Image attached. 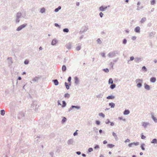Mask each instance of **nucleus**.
<instances>
[{"instance_id": "f257e3e1", "label": "nucleus", "mask_w": 157, "mask_h": 157, "mask_svg": "<svg viewBox=\"0 0 157 157\" xmlns=\"http://www.w3.org/2000/svg\"><path fill=\"white\" fill-rule=\"evenodd\" d=\"M120 54V51L118 50H114L109 52L108 54V56L110 58L115 57L116 55H119Z\"/></svg>"}, {"instance_id": "f03ea898", "label": "nucleus", "mask_w": 157, "mask_h": 157, "mask_svg": "<svg viewBox=\"0 0 157 157\" xmlns=\"http://www.w3.org/2000/svg\"><path fill=\"white\" fill-rule=\"evenodd\" d=\"M21 17L22 13L21 12H18L16 14L15 22L17 24L19 23L20 21V19L21 18Z\"/></svg>"}, {"instance_id": "7ed1b4c3", "label": "nucleus", "mask_w": 157, "mask_h": 157, "mask_svg": "<svg viewBox=\"0 0 157 157\" xmlns=\"http://www.w3.org/2000/svg\"><path fill=\"white\" fill-rule=\"evenodd\" d=\"M135 82L137 84L136 86L138 88H140L142 86L143 79H142L138 78L135 80Z\"/></svg>"}, {"instance_id": "20e7f679", "label": "nucleus", "mask_w": 157, "mask_h": 157, "mask_svg": "<svg viewBox=\"0 0 157 157\" xmlns=\"http://www.w3.org/2000/svg\"><path fill=\"white\" fill-rule=\"evenodd\" d=\"M27 25V24H24L20 25L16 29L17 31H19L21 30L22 29L25 28Z\"/></svg>"}, {"instance_id": "39448f33", "label": "nucleus", "mask_w": 157, "mask_h": 157, "mask_svg": "<svg viewBox=\"0 0 157 157\" xmlns=\"http://www.w3.org/2000/svg\"><path fill=\"white\" fill-rule=\"evenodd\" d=\"M109 7V5L108 6H105V7L103 6H101L99 7V10L100 11H105L107 8L108 7Z\"/></svg>"}, {"instance_id": "423d86ee", "label": "nucleus", "mask_w": 157, "mask_h": 157, "mask_svg": "<svg viewBox=\"0 0 157 157\" xmlns=\"http://www.w3.org/2000/svg\"><path fill=\"white\" fill-rule=\"evenodd\" d=\"M142 126H143L144 128H147V126L150 125V124L149 122H142Z\"/></svg>"}, {"instance_id": "0eeeda50", "label": "nucleus", "mask_w": 157, "mask_h": 157, "mask_svg": "<svg viewBox=\"0 0 157 157\" xmlns=\"http://www.w3.org/2000/svg\"><path fill=\"white\" fill-rule=\"evenodd\" d=\"M143 59V58L136 57L134 59V61L136 63H139V62L142 61Z\"/></svg>"}, {"instance_id": "6e6552de", "label": "nucleus", "mask_w": 157, "mask_h": 157, "mask_svg": "<svg viewBox=\"0 0 157 157\" xmlns=\"http://www.w3.org/2000/svg\"><path fill=\"white\" fill-rule=\"evenodd\" d=\"M36 106L37 101H33V104L31 105V106L35 110H36Z\"/></svg>"}, {"instance_id": "1a4fd4ad", "label": "nucleus", "mask_w": 157, "mask_h": 157, "mask_svg": "<svg viewBox=\"0 0 157 157\" xmlns=\"http://www.w3.org/2000/svg\"><path fill=\"white\" fill-rule=\"evenodd\" d=\"M75 83L76 85H78L79 84V80L78 77L75 76L74 77Z\"/></svg>"}, {"instance_id": "9d476101", "label": "nucleus", "mask_w": 157, "mask_h": 157, "mask_svg": "<svg viewBox=\"0 0 157 157\" xmlns=\"http://www.w3.org/2000/svg\"><path fill=\"white\" fill-rule=\"evenodd\" d=\"M154 113H151V117L152 120L154 121V122L155 123H157V119L156 117H155L153 115Z\"/></svg>"}, {"instance_id": "9b49d317", "label": "nucleus", "mask_w": 157, "mask_h": 157, "mask_svg": "<svg viewBox=\"0 0 157 157\" xmlns=\"http://www.w3.org/2000/svg\"><path fill=\"white\" fill-rule=\"evenodd\" d=\"M25 114L23 112H21L19 113L18 116V118L19 119H20L22 117H24Z\"/></svg>"}, {"instance_id": "f8f14e48", "label": "nucleus", "mask_w": 157, "mask_h": 157, "mask_svg": "<svg viewBox=\"0 0 157 157\" xmlns=\"http://www.w3.org/2000/svg\"><path fill=\"white\" fill-rule=\"evenodd\" d=\"M12 57H8L7 60H8V63L10 65H11L13 63V61H12Z\"/></svg>"}, {"instance_id": "ddd939ff", "label": "nucleus", "mask_w": 157, "mask_h": 157, "mask_svg": "<svg viewBox=\"0 0 157 157\" xmlns=\"http://www.w3.org/2000/svg\"><path fill=\"white\" fill-rule=\"evenodd\" d=\"M144 85L145 89L148 90H150V88L149 85H147L146 83H144Z\"/></svg>"}, {"instance_id": "4468645a", "label": "nucleus", "mask_w": 157, "mask_h": 157, "mask_svg": "<svg viewBox=\"0 0 157 157\" xmlns=\"http://www.w3.org/2000/svg\"><path fill=\"white\" fill-rule=\"evenodd\" d=\"M72 46V43L71 42H69L65 46L66 48L68 49H70L71 48V46Z\"/></svg>"}, {"instance_id": "2eb2a0df", "label": "nucleus", "mask_w": 157, "mask_h": 157, "mask_svg": "<svg viewBox=\"0 0 157 157\" xmlns=\"http://www.w3.org/2000/svg\"><path fill=\"white\" fill-rule=\"evenodd\" d=\"M134 31L136 33H140V28L139 26L136 27L134 29Z\"/></svg>"}, {"instance_id": "dca6fc26", "label": "nucleus", "mask_w": 157, "mask_h": 157, "mask_svg": "<svg viewBox=\"0 0 157 157\" xmlns=\"http://www.w3.org/2000/svg\"><path fill=\"white\" fill-rule=\"evenodd\" d=\"M74 142V140L73 139H70L67 141V143L68 145L73 144Z\"/></svg>"}, {"instance_id": "f3484780", "label": "nucleus", "mask_w": 157, "mask_h": 157, "mask_svg": "<svg viewBox=\"0 0 157 157\" xmlns=\"http://www.w3.org/2000/svg\"><path fill=\"white\" fill-rule=\"evenodd\" d=\"M57 42V40L56 39H54L52 41L51 44L52 45H55Z\"/></svg>"}, {"instance_id": "a211bd4d", "label": "nucleus", "mask_w": 157, "mask_h": 157, "mask_svg": "<svg viewBox=\"0 0 157 157\" xmlns=\"http://www.w3.org/2000/svg\"><path fill=\"white\" fill-rule=\"evenodd\" d=\"M156 81V78L155 77H152L150 78V81L151 82L154 83Z\"/></svg>"}, {"instance_id": "6ab92c4d", "label": "nucleus", "mask_w": 157, "mask_h": 157, "mask_svg": "<svg viewBox=\"0 0 157 157\" xmlns=\"http://www.w3.org/2000/svg\"><path fill=\"white\" fill-rule=\"evenodd\" d=\"M52 82H54L55 86H57L59 84V82L57 79L53 80Z\"/></svg>"}, {"instance_id": "aec40b11", "label": "nucleus", "mask_w": 157, "mask_h": 157, "mask_svg": "<svg viewBox=\"0 0 157 157\" xmlns=\"http://www.w3.org/2000/svg\"><path fill=\"white\" fill-rule=\"evenodd\" d=\"M115 98V97L114 96L111 95L107 96L106 97V98L108 99H112L114 98Z\"/></svg>"}, {"instance_id": "412c9836", "label": "nucleus", "mask_w": 157, "mask_h": 157, "mask_svg": "<svg viewBox=\"0 0 157 157\" xmlns=\"http://www.w3.org/2000/svg\"><path fill=\"white\" fill-rule=\"evenodd\" d=\"M112 135L114 136V138H115V139L117 141L118 140V138L117 136V135L116 134V133H115L114 132H113Z\"/></svg>"}, {"instance_id": "4be33fe9", "label": "nucleus", "mask_w": 157, "mask_h": 157, "mask_svg": "<svg viewBox=\"0 0 157 157\" xmlns=\"http://www.w3.org/2000/svg\"><path fill=\"white\" fill-rule=\"evenodd\" d=\"M146 20V17H143L141 19L140 22L141 23H144Z\"/></svg>"}, {"instance_id": "5701e85b", "label": "nucleus", "mask_w": 157, "mask_h": 157, "mask_svg": "<svg viewBox=\"0 0 157 157\" xmlns=\"http://www.w3.org/2000/svg\"><path fill=\"white\" fill-rule=\"evenodd\" d=\"M62 70L63 71L65 72L66 71L67 68L65 65H63L62 66Z\"/></svg>"}, {"instance_id": "b1692460", "label": "nucleus", "mask_w": 157, "mask_h": 157, "mask_svg": "<svg viewBox=\"0 0 157 157\" xmlns=\"http://www.w3.org/2000/svg\"><path fill=\"white\" fill-rule=\"evenodd\" d=\"M65 85L66 86V89L67 90H68L69 89L70 86L71 85H69V84H68L66 82H65Z\"/></svg>"}, {"instance_id": "393cba45", "label": "nucleus", "mask_w": 157, "mask_h": 157, "mask_svg": "<svg viewBox=\"0 0 157 157\" xmlns=\"http://www.w3.org/2000/svg\"><path fill=\"white\" fill-rule=\"evenodd\" d=\"M116 86V85L115 84H112L110 86V88L111 89H114Z\"/></svg>"}, {"instance_id": "a878e982", "label": "nucleus", "mask_w": 157, "mask_h": 157, "mask_svg": "<svg viewBox=\"0 0 157 157\" xmlns=\"http://www.w3.org/2000/svg\"><path fill=\"white\" fill-rule=\"evenodd\" d=\"M151 144H157V140L156 139H154L151 142Z\"/></svg>"}, {"instance_id": "bb28decb", "label": "nucleus", "mask_w": 157, "mask_h": 157, "mask_svg": "<svg viewBox=\"0 0 157 157\" xmlns=\"http://www.w3.org/2000/svg\"><path fill=\"white\" fill-rule=\"evenodd\" d=\"M109 106H111L112 108H113L115 107V104L113 102L109 103Z\"/></svg>"}, {"instance_id": "cd10ccee", "label": "nucleus", "mask_w": 157, "mask_h": 157, "mask_svg": "<svg viewBox=\"0 0 157 157\" xmlns=\"http://www.w3.org/2000/svg\"><path fill=\"white\" fill-rule=\"evenodd\" d=\"M39 78L36 77L35 78H33L32 81L34 82H36L38 80Z\"/></svg>"}, {"instance_id": "c85d7f7f", "label": "nucleus", "mask_w": 157, "mask_h": 157, "mask_svg": "<svg viewBox=\"0 0 157 157\" xmlns=\"http://www.w3.org/2000/svg\"><path fill=\"white\" fill-rule=\"evenodd\" d=\"M130 113V111L128 110H125L124 112V114L128 115Z\"/></svg>"}, {"instance_id": "c756f323", "label": "nucleus", "mask_w": 157, "mask_h": 157, "mask_svg": "<svg viewBox=\"0 0 157 157\" xmlns=\"http://www.w3.org/2000/svg\"><path fill=\"white\" fill-rule=\"evenodd\" d=\"M145 146V144L144 143L142 144L140 146V147L141 148L142 150L144 151L145 150V148L144 147Z\"/></svg>"}, {"instance_id": "7c9ffc66", "label": "nucleus", "mask_w": 157, "mask_h": 157, "mask_svg": "<svg viewBox=\"0 0 157 157\" xmlns=\"http://www.w3.org/2000/svg\"><path fill=\"white\" fill-rule=\"evenodd\" d=\"M72 108H75V109H80V107L79 106H75V105H72Z\"/></svg>"}, {"instance_id": "2f4dec72", "label": "nucleus", "mask_w": 157, "mask_h": 157, "mask_svg": "<svg viewBox=\"0 0 157 157\" xmlns=\"http://www.w3.org/2000/svg\"><path fill=\"white\" fill-rule=\"evenodd\" d=\"M71 76H69L67 80L68 82V83H69V85H71Z\"/></svg>"}, {"instance_id": "473e14b6", "label": "nucleus", "mask_w": 157, "mask_h": 157, "mask_svg": "<svg viewBox=\"0 0 157 157\" xmlns=\"http://www.w3.org/2000/svg\"><path fill=\"white\" fill-rule=\"evenodd\" d=\"M155 32H150L149 34V36L150 37H151L153 36L155 34Z\"/></svg>"}, {"instance_id": "72a5a7b5", "label": "nucleus", "mask_w": 157, "mask_h": 157, "mask_svg": "<svg viewBox=\"0 0 157 157\" xmlns=\"http://www.w3.org/2000/svg\"><path fill=\"white\" fill-rule=\"evenodd\" d=\"M108 82H109V84H113V79L112 78H110L109 79V80Z\"/></svg>"}, {"instance_id": "f704fd0d", "label": "nucleus", "mask_w": 157, "mask_h": 157, "mask_svg": "<svg viewBox=\"0 0 157 157\" xmlns=\"http://www.w3.org/2000/svg\"><path fill=\"white\" fill-rule=\"evenodd\" d=\"M107 146L108 147L110 148H112L114 147V145L112 144H107Z\"/></svg>"}, {"instance_id": "c9c22d12", "label": "nucleus", "mask_w": 157, "mask_h": 157, "mask_svg": "<svg viewBox=\"0 0 157 157\" xmlns=\"http://www.w3.org/2000/svg\"><path fill=\"white\" fill-rule=\"evenodd\" d=\"M5 111L4 109H2L1 110L0 114L2 116H4L5 114Z\"/></svg>"}, {"instance_id": "e433bc0d", "label": "nucleus", "mask_w": 157, "mask_h": 157, "mask_svg": "<svg viewBox=\"0 0 157 157\" xmlns=\"http://www.w3.org/2000/svg\"><path fill=\"white\" fill-rule=\"evenodd\" d=\"M45 11V9L43 7L40 10V12L41 13H44Z\"/></svg>"}, {"instance_id": "4c0bfd02", "label": "nucleus", "mask_w": 157, "mask_h": 157, "mask_svg": "<svg viewBox=\"0 0 157 157\" xmlns=\"http://www.w3.org/2000/svg\"><path fill=\"white\" fill-rule=\"evenodd\" d=\"M70 94L68 93L65 94L64 95V97L65 98H69L70 97Z\"/></svg>"}, {"instance_id": "58836bf2", "label": "nucleus", "mask_w": 157, "mask_h": 157, "mask_svg": "<svg viewBox=\"0 0 157 157\" xmlns=\"http://www.w3.org/2000/svg\"><path fill=\"white\" fill-rule=\"evenodd\" d=\"M67 120V118L65 117H63V119L62 120V123H64V122H65Z\"/></svg>"}, {"instance_id": "ea45409f", "label": "nucleus", "mask_w": 157, "mask_h": 157, "mask_svg": "<svg viewBox=\"0 0 157 157\" xmlns=\"http://www.w3.org/2000/svg\"><path fill=\"white\" fill-rule=\"evenodd\" d=\"M61 9V7L60 6H59L58 7V8H56L55 10V11L56 12H58L59 10H60Z\"/></svg>"}, {"instance_id": "a19ab883", "label": "nucleus", "mask_w": 157, "mask_h": 157, "mask_svg": "<svg viewBox=\"0 0 157 157\" xmlns=\"http://www.w3.org/2000/svg\"><path fill=\"white\" fill-rule=\"evenodd\" d=\"M114 64H115L114 63V62H111L109 64V65L110 66L111 68L113 69V66Z\"/></svg>"}, {"instance_id": "79ce46f5", "label": "nucleus", "mask_w": 157, "mask_h": 157, "mask_svg": "<svg viewBox=\"0 0 157 157\" xmlns=\"http://www.w3.org/2000/svg\"><path fill=\"white\" fill-rule=\"evenodd\" d=\"M63 105L62 106V107H64L66 106L67 104L66 102L64 101H62Z\"/></svg>"}, {"instance_id": "37998d69", "label": "nucleus", "mask_w": 157, "mask_h": 157, "mask_svg": "<svg viewBox=\"0 0 157 157\" xmlns=\"http://www.w3.org/2000/svg\"><path fill=\"white\" fill-rule=\"evenodd\" d=\"M63 31L64 33H67L69 32V30L68 28H64L63 29Z\"/></svg>"}, {"instance_id": "c03bdc74", "label": "nucleus", "mask_w": 157, "mask_h": 157, "mask_svg": "<svg viewBox=\"0 0 157 157\" xmlns=\"http://www.w3.org/2000/svg\"><path fill=\"white\" fill-rule=\"evenodd\" d=\"M142 69L143 71H144L145 72L147 71V69L145 66H143L142 67Z\"/></svg>"}, {"instance_id": "a18cd8bd", "label": "nucleus", "mask_w": 157, "mask_h": 157, "mask_svg": "<svg viewBox=\"0 0 157 157\" xmlns=\"http://www.w3.org/2000/svg\"><path fill=\"white\" fill-rule=\"evenodd\" d=\"M155 4V0H152L151 2V5H153Z\"/></svg>"}, {"instance_id": "49530a36", "label": "nucleus", "mask_w": 157, "mask_h": 157, "mask_svg": "<svg viewBox=\"0 0 157 157\" xmlns=\"http://www.w3.org/2000/svg\"><path fill=\"white\" fill-rule=\"evenodd\" d=\"M127 42V40L126 39H124L122 41V43L124 44H126Z\"/></svg>"}, {"instance_id": "de8ad7c7", "label": "nucleus", "mask_w": 157, "mask_h": 157, "mask_svg": "<svg viewBox=\"0 0 157 157\" xmlns=\"http://www.w3.org/2000/svg\"><path fill=\"white\" fill-rule=\"evenodd\" d=\"M93 131L96 133H98V130L96 127H94L93 128Z\"/></svg>"}, {"instance_id": "09e8293b", "label": "nucleus", "mask_w": 157, "mask_h": 157, "mask_svg": "<svg viewBox=\"0 0 157 157\" xmlns=\"http://www.w3.org/2000/svg\"><path fill=\"white\" fill-rule=\"evenodd\" d=\"M103 96V94H100L98 95L97 96V97L98 98H102V96Z\"/></svg>"}, {"instance_id": "8fccbe9b", "label": "nucleus", "mask_w": 157, "mask_h": 157, "mask_svg": "<svg viewBox=\"0 0 157 157\" xmlns=\"http://www.w3.org/2000/svg\"><path fill=\"white\" fill-rule=\"evenodd\" d=\"M103 71L106 73L108 72L109 71V69L107 68L103 69Z\"/></svg>"}, {"instance_id": "3c124183", "label": "nucleus", "mask_w": 157, "mask_h": 157, "mask_svg": "<svg viewBox=\"0 0 157 157\" xmlns=\"http://www.w3.org/2000/svg\"><path fill=\"white\" fill-rule=\"evenodd\" d=\"M99 115L100 116H101L103 118L105 117V115L102 113H100L99 114Z\"/></svg>"}, {"instance_id": "603ef678", "label": "nucleus", "mask_w": 157, "mask_h": 157, "mask_svg": "<svg viewBox=\"0 0 157 157\" xmlns=\"http://www.w3.org/2000/svg\"><path fill=\"white\" fill-rule=\"evenodd\" d=\"M24 63L25 64L27 65L29 63V61L27 59H26L24 61Z\"/></svg>"}, {"instance_id": "864d4df0", "label": "nucleus", "mask_w": 157, "mask_h": 157, "mask_svg": "<svg viewBox=\"0 0 157 157\" xmlns=\"http://www.w3.org/2000/svg\"><path fill=\"white\" fill-rule=\"evenodd\" d=\"M81 49V47L80 46H78L76 48V50L78 51L80 50Z\"/></svg>"}, {"instance_id": "5fc2aeb1", "label": "nucleus", "mask_w": 157, "mask_h": 157, "mask_svg": "<svg viewBox=\"0 0 157 157\" xmlns=\"http://www.w3.org/2000/svg\"><path fill=\"white\" fill-rule=\"evenodd\" d=\"M132 144H133V145H135V146H137L138 145H139V142H133L132 143Z\"/></svg>"}, {"instance_id": "6e6d98bb", "label": "nucleus", "mask_w": 157, "mask_h": 157, "mask_svg": "<svg viewBox=\"0 0 157 157\" xmlns=\"http://www.w3.org/2000/svg\"><path fill=\"white\" fill-rule=\"evenodd\" d=\"M110 122L109 119H107L105 121V123L106 124H108Z\"/></svg>"}, {"instance_id": "4d7b16f0", "label": "nucleus", "mask_w": 157, "mask_h": 157, "mask_svg": "<svg viewBox=\"0 0 157 157\" xmlns=\"http://www.w3.org/2000/svg\"><path fill=\"white\" fill-rule=\"evenodd\" d=\"M97 41L98 44H101V41L99 38L98 39Z\"/></svg>"}, {"instance_id": "13d9d810", "label": "nucleus", "mask_w": 157, "mask_h": 157, "mask_svg": "<svg viewBox=\"0 0 157 157\" xmlns=\"http://www.w3.org/2000/svg\"><path fill=\"white\" fill-rule=\"evenodd\" d=\"M93 150V149L92 148H89L88 149V152H90L92 151Z\"/></svg>"}, {"instance_id": "bf43d9fd", "label": "nucleus", "mask_w": 157, "mask_h": 157, "mask_svg": "<svg viewBox=\"0 0 157 157\" xmlns=\"http://www.w3.org/2000/svg\"><path fill=\"white\" fill-rule=\"evenodd\" d=\"M99 146L98 145L96 144L95 145V146L94 147V148L95 149H98L99 148Z\"/></svg>"}, {"instance_id": "052dcab7", "label": "nucleus", "mask_w": 157, "mask_h": 157, "mask_svg": "<svg viewBox=\"0 0 157 157\" xmlns=\"http://www.w3.org/2000/svg\"><path fill=\"white\" fill-rule=\"evenodd\" d=\"M101 56L103 57H105V54L104 53H101Z\"/></svg>"}, {"instance_id": "680f3d73", "label": "nucleus", "mask_w": 157, "mask_h": 157, "mask_svg": "<svg viewBox=\"0 0 157 157\" xmlns=\"http://www.w3.org/2000/svg\"><path fill=\"white\" fill-rule=\"evenodd\" d=\"M54 25L55 26H56V27H59V28H60V25H59L57 23H55L54 24Z\"/></svg>"}, {"instance_id": "e2e57ef3", "label": "nucleus", "mask_w": 157, "mask_h": 157, "mask_svg": "<svg viewBox=\"0 0 157 157\" xmlns=\"http://www.w3.org/2000/svg\"><path fill=\"white\" fill-rule=\"evenodd\" d=\"M99 133L100 134H101L102 133H103L104 134H105V132H103L102 130L101 129H100L99 130Z\"/></svg>"}, {"instance_id": "0e129e2a", "label": "nucleus", "mask_w": 157, "mask_h": 157, "mask_svg": "<svg viewBox=\"0 0 157 157\" xmlns=\"http://www.w3.org/2000/svg\"><path fill=\"white\" fill-rule=\"evenodd\" d=\"M96 123L97 125H99L100 124V122L98 121H96Z\"/></svg>"}, {"instance_id": "69168bd1", "label": "nucleus", "mask_w": 157, "mask_h": 157, "mask_svg": "<svg viewBox=\"0 0 157 157\" xmlns=\"http://www.w3.org/2000/svg\"><path fill=\"white\" fill-rule=\"evenodd\" d=\"M146 138L145 136L142 134L141 136V138L142 139H144Z\"/></svg>"}, {"instance_id": "338daca9", "label": "nucleus", "mask_w": 157, "mask_h": 157, "mask_svg": "<svg viewBox=\"0 0 157 157\" xmlns=\"http://www.w3.org/2000/svg\"><path fill=\"white\" fill-rule=\"evenodd\" d=\"M99 16L101 17L102 18L103 17V13L102 12H100L99 13Z\"/></svg>"}, {"instance_id": "774afa93", "label": "nucleus", "mask_w": 157, "mask_h": 157, "mask_svg": "<svg viewBox=\"0 0 157 157\" xmlns=\"http://www.w3.org/2000/svg\"><path fill=\"white\" fill-rule=\"evenodd\" d=\"M152 25V24L151 22H149L147 24V26L148 27H150Z\"/></svg>"}]
</instances>
